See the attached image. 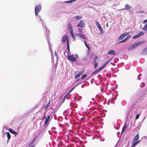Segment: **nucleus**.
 Returning <instances> with one entry per match:
<instances>
[{
	"label": "nucleus",
	"instance_id": "nucleus-1",
	"mask_svg": "<svg viewBox=\"0 0 147 147\" xmlns=\"http://www.w3.org/2000/svg\"><path fill=\"white\" fill-rule=\"evenodd\" d=\"M139 138V134H138L134 137L132 142V145L131 147H135L140 142V141H138Z\"/></svg>",
	"mask_w": 147,
	"mask_h": 147
},
{
	"label": "nucleus",
	"instance_id": "nucleus-2",
	"mask_svg": "<svg viewBox=\"0 0 147 147\" xmlns=\"http://www.w3.org/2000/svg\"><path fill=\"white\" fill-rule=\"evenodd\" d=\"M143 43V42H139L136 43H134L129 47L128 50L129 51H131L134 48L137 47L138 46L142 44Z\"/></svg>",
	"mask_w": 147,
	"mask_h": 147
},
{
	"label": "nucleus",
	"instance_id": "nucleus-3",
	"mask_svg": "<svg viewBox=\"0 0 147 147\" xmlns=\"http://www.w3.org/2000/svg\"><path fill=\"white\" fill-rule=\"evenodd\" d=\"M41 8V7L40 5H38L35 7V13L36 15H37L38 16V13L40 11Z\"/></svg>",
	"mask_w": 147,
	"mask_h": 147
},
{
	"label": "nucleus",
	"instance_id": "nucleus-4",
	"mask_svg": "<svg viewBox=\"0 0 147 147\" xmlns=\"http://www.w3.org/2000/svg\"><path fill=\"white\" fill-rule=\"evenodd\" d=\"M68 59L69 60L74 62L76 60V58L75 55H67Z\"/></svg>",
	"mask_w": 147,
	"mask_h": 147
},
{
	"label": "nucleus",
	"instance_id": "nucleus-5",
	"mask_svg": "<svg viewBox=\"0 0 147 147\" xmlns=\"http://www.w3.org/2000/svg\"><path fill=\"white\" fill-rule=\"evenodd\" d=\"M36 139H34L27 146V147H35V146L34 145H33L32 144L35 141Z\"/></svg>",
	"mask_w": 147,
	"mask_h": 147
},
{
	"label": "nucleus",
	"instance_id": "nucleus-6",
	"mask_svg": "<svg viewBox=\"0 0 147 147\" xmlns=\"http://www.w3.org/2000/svg\"><path fill=\"white\" fill-rule=\"evenodd\" d=\"M127 127V124L126 123H125L124 124V125L123 126V127L122 129L121 132L122 134H123L124 131L126 129Z\"/></svg>",
	"mask_w": 147,
	"mask_h": 147
},
{
	"label": "nucleus",
	"instance_id": "nucleus-7",
	"mask_svg": "<svg viewBox=\"0 0 147 147\" xmlns=\"http://www.w3.org/2000/svg\"><path fill=\"white\" fill-rule=\"evenodd\" d=\"M50 118V116H48L46 117V119H45V125H47V124L48 123V122L49 121Z\"/></svg>",
	"mask_w": 147,
	"mask_h": 147
},
{
	"label": "nucleus",
	"instance_id": "nucleus-8",
	"mask_svg": "<svg viewBox=\"0 0 147 147\" xmlns=\"http://www.w3.org/2000/svg\"><path fill=\"white\" fill-rule=\"evenodd\" d=\"M82 74V71L79 72L77 74H76L74 77V78L76 79L78 78Z\"/></svg>",
	"mask_w": 147,
	"mask_h": 147
},
{
	"label": "nucleus",
	"instance_id": "nucleus-9",
	"mask_svg": "<svg viewBox=\"0 0 147 147\" xmlns=\"http://www.w3.org/2000/svg\"><path fill=\"white\" fill-rule=\"evenodd\" d=\"M130 36H131L130 35L127 36L124 39H123V40L120 41H119V42H118V44H119L122 42H124L126 41L127 40V39L129 38L130 37Z\"/></svg>",
	"mask_w": 147,
	"mask_h": 147
},
{
	"label": "nucleus",
	"instance_id": "nucleus-10",
	"mask_svg": "<svg viewBox=\"0 0 147 147\" xmlns=\"http://www.w3.org/2000/svg\"><path fill=\"white\" fill-rule=\"evenodd\" d=\"M109 54L111 55H114L115 53V52L113 50H111L108 52Z\"/></svg>",
	"mask_w": 147,
	"mask_h": 147
},
{
	"label": "nucleus",
	"instance_id": "nucleus-11",
	"mask_svg": "<svg viewBox=\"0 0 147 147\" xmlns=\"http://www.w3.org/2000/svg\"><path fill=\"white\" fill-rule=\"evenodd\" d=\"M8 130L9 131V132L11 134H12L15 135L17 134V133L16 132L13 130L12 129L10 128Z\"/></svg>",
	"mask_w": 147,
	"mask_h": 147
},
{
	"label": "nucleus",
	"instance_id": "nucleus-12",
	"mask_svg": "<svg viewBox=\"0 0 147 147\" xmlns=\"http://www.w3.org/2000/svg\"><path fill=\"white\" fill-rule=\"evenodd\" d=\"M78 26L80 27H83L84 26V22L82 21H80V23L78 24Z\"/></svg>",
	"mask_w": 147,
	"mask_h": 147
},
{
	"label": "nucleus",
	"instance_id": "nucleus-13",
	"mask_svg": "<svg viewBox=\"0 0 147 147\" xmlns=\"http://www.w3.org/2000/svg\"><path fill=\"white\" fill-rule=\"evenodd\" d=\"M67 49L68 50V53H70V49H69V40H67Z\"/></svg>",
	"mask_w": 147,
	"mask_h": 147
},
{
	"label": "nucleus",
	"instance_id": "nucleus-14",
	"mask_svg": "<svg viewBox=\"0 0 147 147\" xmlns=\"http://www.w3.org/2000/svg\"><path fill=\"white\" fill-rule=\"evenodd\" d=\"M76 35L77 36H79V37L81 38H82L83 39H85V37L84 36V35L83 34H76Z\"/></svg>",
	"mask_w": 147,
	"mask_h": 147
},
{
	"label": "nucleus",
	"instance_id": "nucleus-15",
	"mask_svg": "<svg viewBox=\"0 0 147 147\" xmlns=\"http://www.w3.org/2000/svg\"><path fill=\"white\" fill-rule=\"evenodd\" d=\"M101 69H102V68H99L98 69H96L95 71H94V72H92V75H93L97 74L98 72L100 70H101Z\"/></svg>",
	"mask_w": 147,
	"mask_h": 147
},
{
	"label": "nucleus",
	"instance_id": "nucleus-16",
	"mask_svg": "<svg viewBox=\"0 0 147 147\" xmlns=\"http://www.w3.org/2000/svg\"><path fill=\"white\" fill-rule=\"evenodd\" d=\"M67 38V37L66 36H64L62 38V41L63 42H65Z\"/></svg>",
	"mask_w": 147,
	"mask_h": 147
},
{
	"label": "nucleus",
	"instance_id": "nucleus-17",
	"mask_svg": "<svg viewBox=\"0 0 147 147\" xmlns=\"http://www.w3.org/2000/svg\"><path fill=\"white\" fill-rule=\"evenodd\" d=\"M125 9L127 10L130 9L131 8V7L127 4L125 5Z\"/></svg>",
	"mask_w": 147,
	"mask_h": 147
},
{
	"label": "nucleus",
	"instance_id": "nucleus-18",
	"mask_svg": "<svg viewBox=\"0 0 147 147\" xmlns=\"http://www.w3.org/2000/svg\"><path fill=\"white\" fill-rule=\"evenodd\" d=\"M50 100H49V102L48 103H47V105H45L44 106V107L45 109H46L48 108V107H49V105L50 104Z\"/></svg>",
	"mask_w": 147,
	"mask_h": 147
},
{
	"label": "nucleus",
	"instance_id": "nucleus-19",
	"mask_svg": "<svg viewBox=\"0 0 147 147\" xmlns=\"http://www.w3.org/2000/svg\"><path fill=\"white\" fill-rule=\"evenodd\" d=\"M112 59H110L109 61H107V62H106L102 66V67L101 68H102V69L103 68V67H105L107 65L109 62Z\"/></svg>",
	"mask_w": 147,
	"mask_h": 147
},
{
	"label": "nucleus",
	"instance_id": "nucleus-20",
	"mask_svg": "<svg viewBox=\"0 0 147 147\" xmlns=\"http://www.w3.org/2000/svg\"><path fill=\"white\" fill-rule=\"evenodd\" d=\"M142 53L143 54H147V47L142 52Z\"/></svg>",
	"mask_w": 147,
	"mask_h": 147
},
{
	"label": "nucleus",
	"instance_id": "nucleus-21",
	"mask_svg": "<svg viewBox=\"0 0 147 147\" xmlns=\"http://www.w3.org/2000/svg\"><path fill=\"white\" fill-rule=\"evenodd\" d=\"M142 29L144 31H147V23L146 24Z\"/></svg>",
	"mask_w": 147,
	"mask_h": 147
},
{
	"label": "nucleus",
	"instance_id": "nucleus-22",
	"mask_svg": "<svg viewBox=\"0 0 147 147\" xmlns=\"http://www.w3.org/2000/svg\"><path fill=\"white\" fill-rule=\"evenodd\" d=\"M68 28L69 30L73 29L71 24L69 23L68 24Z\"/></svg>",
	"mask_w": 147,
	"mask_h": 147
},
{
	"label": "nucleus",
	"instance_id": "nucleus-23",
	"mask_svg": "<svg viewBox=\"0 0 147 147\" xmlns=\"http://www.w3.org/2000/svg\"><path fill=\"white\" fill-rule=\"evenodd\" d=\"M6 134H7V136L8 138V140H7V141H8L9 140H8L10 139V138H11V136L10 134L8 132H7Z\"/></svg>",
	"mask_w": 147,
	"mask_h": 147
},
{
	"label": "nucleus",
	"instance_id": "nucleus-24",
	"mask_svg": "<svg viewBox=\"0 0 147 147\" xmlns=\"http://www.w3.org/2000/svg\"><path fill=\"white\" fill-rule=\"evenodd\" d=\"M125 36H124L123 34H121L119 37L118 40H120L122 38H124Z\"/></svg>",
	"mask_w": 147,
	"mask_h": 147
},
{
	"label": "nucleus",
	"instance_id": "nucleus-25",
	"mask_svg": "<svg viewBox=\"0 0 147 147\" xmlns=\"http://www.w3.org/2000/svg\"><path fill=\"white\" fill-rule=\"evenodd\" d=\"M96 26L98 28H100V27H101L99 23L98 22H97V21L96 22Z\"/></svg>",
	"mask_w": 147,
	"mask_h": 147
},
{
	"label": "nucleus",
	"instance_id": "nucleus-26",
	"mask_svg": "<svg viewBox=\"0 0 147 147\" xmlns=\"http://www.w3.org/2000/svg\"><path fill=\"white\" fill-rule=\"evenodd\" d=\"M144 34V33L142 32H140L138 34L139 37H140L141 36L143 35Z\"/></svg>",
	"mask_w": 147,
	"mask_h": 147
},
{
	"label": "nucleus",
	"instance_id": "nucleus-27",
	"mask_svg": "<svg viewBox=\"0 0 147 147\" xmlns=\"http://www.w3.org/2000/svg\"><path fill=\"white\" fill-rule=\"evenodd\" d=\"M87 77V75L86 74L83 75L82 76V79L83 80L85 79Z\"/></svg>",
	"mask_w": 147,
	"mask_h": 147
},
{
	"label": "nucleus",
	"instance_id": "nucleus-28",
	"mask_svg": "<svg viewBox=\"0 0 147 147\" xmlns=\"http://www.w3.org/2000/svg\"><path fill=\"white\" fill-rule=\"evenodd\" d=\"M81 18V17L80 16H76L75 17L76 19L78 20L80 19Z\"/></svg>",
	"mask_w": 147,
	"mask_h": 147
},
{
	"label": "nucleus",
	"instance_id": "nucleus-29",
	"mask_svg": "<svg viewBox=\"0 0 147 147\" xmlns=\"http://www.w3.org/2000/svg\"><path fill=\"white\" fill-rule=\"evenodd\" d=\"M73 2L72 0L64 1V2L66 3H71Z\"/></svg>",
	"mask_w": 147,
	"mask_h": 147
},
{
	"label": "nucleus",
	"instance_id": "nucleus-30",
	"mask_svg": "<svg viewBox=\"0 0 147 147\" xmlns=\"http://www.w3.org/2000/svg\"><path fill=\"white\" fill-rule=\"evenodd\" d=\"M138 37H139V35H138V34H137V35H134L133 37V39H135L136 38H138Z\"/></svg>",
	"mask_w": 147,
	"mask_h": 147
},
{
	"label": "nucleus",
	"instance_id": "nucleus-31",
	"mask_svg": "<svg viewBox=\"0 0 147 147\" xmlns=\"http://www.w3.org/2000/svg\"><path fill=\"white\" fill-rule=\"evenodd\" d=\"M98 59V57L97 56H96L94 58V63H95L96 62V60Z\"/></svg>",
	"mask_w": 147,
	"mask_h": 147
},
{
	"label": "nucleus",
	"instance_id": "nucleus-32",
	"mask_svg": "<svg viewBox=\"0 0 147 147\" xmlns=\"http://www.w3.org/2000/svg\"><path fill=\"white\" fill-rule=\"evenodd\" d=\"M129 33V32H125L123 34L124 35V36H125L127 35H128Z\"/></svg>",
	"mask_w": 147,
	"mask_h": 147
},
{
	"label": "nucleus",
	"instance_id": "nucleus-33",
	"mask_svg": "<svg viewBox=\"0 0 147 147\" xmlns=\"http://www.w3.org/2000/svg\"><path fill=\"white\" fill-rule=\"evenodd\" d=\"M70 33L71 36L74 35L73 29L70 30Z\"/></svg>",
	"mask_w": 147,
	"mask_h": 147
},
{
	"label": "nucleus",
	"instance_id": "nucleus-34",
	"mask_svg": "<svg viewBox=\"0 0 147 147\" xmlns=\"http://www.w3.org/2000/svg\"><path fill=\"white\" fill-rule=\"evenodd\" d=\"M140 116V115L139 114H138L136 115V119H138L139 117Z\"/></svg>",
	"mask_w": 147,
	"mask_h": 147
},
{
	"label": "nucleus",
	"instance_id": "nucleus-35",
	"mask_svg": "<svg viewBox=\"0 0 147 147\" xmlns=\"http://www.w3.org/2000/svg\"><path fill=\"white\" fill-rule=\"evenodd\" d=\"M98 29L101 32H102L103 31V30L101 26L100 27V28H99Z\"/></svg>",
	"mask_w": 147,
	"mask_h": 147
},
{
	"label": "nucleus",
	"instance_id": "nucleus-36",
	"mask_svg": "<svg viewBox=\"0 0 147 147\" xmlns=\"http://www.w3.org/2000/svg\"><path fill=\"white\" fill-rule=\"evenodd\" d=\"M55 56H56V57H57V60H58V57L57 56V53H56V51H55Z\"/></svg>",
	"mask_w": 147,
	"mask_h": 147
},
{
	"label": "nucleus",
	"instance_id": "nucleus-37",
	"mask_svg": "<svg viewBox=\"0 0 147 147\" xmlns=\"http://www.w3.org/2000/svg\"><path fill=\"white\" fill-rule=\"evenodd\" d=\"M138 13H145L144 11H140L138 12Z\"/></svg>",
	"mask_w": 147,
	"mask_h": 147
},
{
	"label": "nucleus",
	"instance_id": "nucleus-38",
	"mask_svg": "<svg viewBox=\"0 0 147 147\" xmlns=\"http://www.w3.org/2000/svg\"><path fill=\"white\" fill-rule=\"evenodd\" d=\"M98 65V63H95L94 64V67L96 68Z\"/></svg>",
	"mask_w": 147,
	"mask_h": 147
},
{
	"label": "nucleus",
	"instance_id": "nucleus-39",
	"mask_svg": "<svg viewBox=\"0 0 147 147\" xmlns=\"http://www.w3.org/2000/svg\"><path fill=\"white\" fill-rule=\"evenodd\" d=\"M86 46L88 49H89V46L87 44H86L85 45Z\"/></svg>",
	"mask_w": 147,
	"mask_h": 147
},
{
	"label": "nucleus",
	"instance_id": "nucleus-40",
	"mask_svg": "<svg viewBox=\"0 0 147 147\" xmlns=\"http://www.w3.org/2000/svg\"><path fill=\"white\" fill-rule=\"evenodd\" d=\"M74 39V40H75V37L74 36V35L71 36Z\"/></svg>",
	"mask_w": 147,
	"mask_h": 147
},
{
	"label": "nucleus",
	"instance_id": "nucleus-41",
	"mask_svg": "<svg viewBox=\"0 0 147 147\" xmlns=\"http://www.w3.org/2000/svg\"><path fill=\"white\" fill-rule=\"evenodd\" d=\"M75 88V87H74L72 88V90L70 91L69 92V93L70 92H71L74 88Z\"/></svg>",
	"mask_w": 147,
	"mask_h": 147
},
{
	"label": "nucleus",
	"instance_id": "nucleus-42",
	"mask_svg": "<svg viewBox=\"0 0 147 147\" xmlns=\"http://www.w3.org/2000/svg\"><path fill=\"white\" fill-rule=\"evenodd\" d=\"M45 113H44V116L42 118V119H44L45 118Z\"/></svg>",
	"mask_w": 147,
	"mask_h": 147
},
{
	"label": "nucleus",
	"instance_id": "nucleus-43",
	"mask_svg": "<svg viewBox=\"0 0 147 147\" xmlns=\"http://www.w3.org/2000/svg\"><path fill=\"white\" fill-rule=\"evenodd\" d=\"M46 30L47 31L49 32V29H48L47 28H45Z\"/></svg>",
	"mask_w": 147,
	"mask_h": 147
},
{
	"label": "nucleus",
	"instance_id": "nucleus-44",
	"mask_svg": "<svg viewBox=\"0 0 147 147\" xmlns=\"http://www.w3.org/2000/svg\"><path fill=\"white\" fill-rule=\"evenodd\" d=\"M147 22V19H146V20H145L143 22H144V23H145V22Z\"/></svg>",
	"mask_w": 147,
	"mask_h": 147
},
{
	"label": "nucleus",
	"instance_id": "nucleus-45",
	"mask_svg": "<svg viewBox=\"0 0 147 147\" xmlns=\"http://www.w3.org/2000/svg\"><path fill=\"white\" fill-rule=\"evenodd\" d=\"M84 43H85V45L86 44H87L86 43V42L85 41H84Z\"/></svg>",
	"mask_w": 147,
	"mask_h": 147
},
{
	"label": "nucleus",
	"instance_id": "nucleus-46",
	"mask_svg": "<svg viewBox=\"0 0 147 147\" xmlns=\"http://www.w3.org/2000/svg\"><path fill=\"white\" fill-rule=\"evenodd\" d=\"M106 26L107 27H108V24H106Z\"/></svg>",
	"mask_w": 147,
	"mask_h": 147
}]
</instances>
